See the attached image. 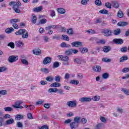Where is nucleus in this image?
Wrapping results in <instances>:
<instances>
[{
	"instance_id": "obj_52",
	"label": "nucleus",
	"mask_w": 129,
	"mask_h": 129,
	"mask_svg": "<svg viewBox=\"0 0 129 129\" xmlns=\"http://www.w3.org/2000/svg\"><path fill=\"white\" fill-rule=\"evenodd\" d=\"M120 51H121V52H122V53H125V52L127 51V47H126V46L122 47L120 49Z\"/></svg>"
},
{
	"instance_id": "obj_24",
	"label": "nucleus",
	"mask_w": 129,
	"mask_h": 129,
	"mask_svg": "<svg viewBox=\"0 0 129 129\" xmlns=\"http://www.w3.org/2000/svg\"><path fill=\"white\" fill-rule=\"evenodd\" d=\"M48 93H52V92L55 93V92H58V89L56 88H49L48 90Z\"/></svg>"
},
{
	"instance_id": "obj_37",
	"label": "nucleus",
	"mask_w": 129,
	"mask_h": 129,
	"mask_svg": "<svg viewBox=\"0 0 129 129\" xmlns=\"http://www.w3.org/2000/svg\"><path fill=\"white\" fill-rule=\"evenodd\" d=\"M46 80L48 82H52L54 81V77L52 76H48L46 78Z\"/></svg>"
},
{
	"instance_id": "obj_64",
	"label": "nucleus",
	"mask_w": 129,
	"mask_h": 129,
	"mask_svg": "<svg viewBox=\"0 0 129 129\" xmlns=\"http://www.w3.org/2000/svg\"><path fill=\"white\" fill-rule=\"evenodd\" d=\"M45 108H47V109L50 108V104L49 103H45L43 105Z\"/></svg>"
},
{
	"instance_id": "obj_63",
	"label": "nucleus",
	"mask_w": 129,
	"mask_h": 129,
	"mask_svg": "<svg viewBox=\"0 0 129 129\" xmlns=\"http://www.w3.org/2000/svg\"><path fill=\"white\" fill-rule=\"evenodd\" d=\"M52 39H53V40H55V39H56V40H60V36L57 35H54L52 37Z\"/></svg>"
},
{
	"instance_id": "obj_22",
	"label": "nucleus",
	"mask_w": 129,
	"mask_h": 129,
	"mask_svg": "<svg viewBox=\"0 0 129 129\" xmlns=\"http://www.w3.org/2000/svg\"><path fill=\"white\" fill-rule=\"evenodd\" d=\"M42 10H43V7L42 6H39L33 9L34 12H35V13H39V12H41Z\"/></svg>"
},
{
	"instance_id": "obj_2",
	"label": "nucleus",
	"mask_w": 129,
	"mask_h": 129,
	"mask_svg": "<svg viewBox=\"0 0 129 129\" xmlns=\"http://www.w3.org/2000/svg\"><path fill=\"white\" fill-rule=\"evenodd\" d=\"M20 22V19H12L10 20V23L12 25V27L15 29V30H18L19 29V25L17 24V23Z\"/></svg>"
},
{
	"instance_id": "obj_42",
	"label": "nucleus",
	"mask_w": 129,
	"mask_h": 129,
	"mask_svg": "<svg viewBox=\"0 0 129 129\" xmlns=\"http://www.w3.org/2000/svg\"><path fill=\"white\" fill-rule=\"evenodd\" d=\"M95 4L96 6H98L99 7L102 6V3H101V1L100 0H96L95 1Z\"/></svg>"
},
{
	"instance_id": "obj_27",
	"label": "nucleus",
	"mask_w": 129,
	"mask_h": 129,
	"mask_svg": "<svg viewBox=\"0 0 129 129\" xmlns=\"http://www.w3.org/2000/svg\"><path fill=\"white\" fill-rule=\"evenodd\" d=\"M65 54L67 56H71L72 55V48L69 49L65 51Z\"/></svg>"
},
{
	"instance_id": "obj_17",
	"label": "nucleus",
	"mask_w": 129,
	"mask_h": 129,
	"mask_svg": "<svg viewBox=\"0 0 129 129\" xmlns=\"http://www.w3.org/2000/svg\"><path fill=\"white\" fill-rule=\"evenodd\" d=\"M26 33V30L25 29H20L18 31L15 32L16 35H23Z\"/></svg>"
},
{
	"instance_id": "obj_13",
	"label": "nucleus",
	"mask_w": 129,
	"mask_h": 129,
	"mask_svg": "<svg viewBox=\"0 0 129 129\" xmlns=\"http://www.w3.org/2000/svg\"><path fill=\"white\" fill-rule=\"evenodd\" d=\"M50 86L52 88H56V87H60L61 86V84L56 82L50 84Z\"/></svg>"
},
{
	"instance_id": "obj_59",
	"label": "nucleus",
	"mask_w": 129,
	"mask_h": 129,
	"mask_svg": "<svg viewBox=\"0 0 129 129\" xmlns=\"http://www.w3.org/2000/svg\"><path fill=\"white\" fill-rule=\"evenodd\" d=\"M41 71H42V72H43V73H48L49 72V70L47 68H42L41 69Z\"/></svg>"
},
{
	"instance_id": "obj_4",
	"label": "nucleus",
	"mask_w": 129,
	"mask_h": 129,
	"mask_svg": "<svg viewBox=\"0 0 129 129\" xmlns=\"http://www.w3.org/2000/svg\"><path fill=\"white\" fill-rule=\"evenodd\" d=\"M67 105L68 107H76L77 106V101L73 100L68 101L67 103Z\"/></svg>"
},
{
	"instance_id": "obj_5",
	"label": "nucleus",
	"mask_w": 129,
	"mask_h": 129,
	"mask_svg": "<svg viewBox=\"0 0 129 129\" xmlns=\"http://www.w3.org/2000/svg\"><path fill=\"white\" fill-rule=\"evenodd\" d=\"M19 59V56L15 55H11L8 58V61L10 63H14V62H16Z\"/></svg>"
},
{
	"instance_id": "obj_18",
	"label": "nucleus",
	"mask_w": 129,
	"mask_h": 129,
	"mask_svg": "<svg viewBox=\"0 0 129 129\" xmlns=\"http://www.w3.org/2000/svg\"><path fill=\"white\" fill-rule=\"evenodd\" d=\"M111 6H112L113 8H115V9L119 8V5L118 4V3L116 1H112L111 3Z\"/></svg>"
},
{
	"instance_id": "obj_14",
	"label": "nucleus",
	"mask_w": 129,
	"mask_h": 129,
	"mask_svg": "<svg viewBox=\"0 0 129 129\" xmlns=\"http://www.w3.org/2000/svg\"><path fill=\"white\" fill-rule=\"evenodd\" d=\"M79 125V124H78V123H76L75 122H73L71 123V124H70V126H71V129L77 128V127H78Z\"/></svg>"
},
{
	"instance_id": "obj_38",
	"label": "nucleus",
	"mask_w": 129,
	"mask_h": 129,
	"mask_svg": "<svg viewBox=\"0 0 129 129\" xmlns=\"http://www.w3.org/2000/svg\"><path fill=\"white\" fill-rule=\"evenodd\" d=\"M54 80L55 81H56V82H57L58 83H59V82L61 81V77L59 75L56 76L54 77Z\"/></svg>"
},
{
	"instance_id": "obj_39",
	"label": "nucleus",
	"mask_w": 129,
	"mask_h": 129,
	"mask_svg": "<svg viewBox=\"0 0 129 129\" xmlns=\"http://www.w3.org/2000/svg\"><path fill=\"white\" fill-rule=\"evenodd\" d=\"M22 38L23 39H27V38H29V32H28V31H26L25 34L23 33L22 34Z\"/></svg>"
},
{
	"instance_id": "obj_12",
	"label": "nucleus",
	"mask_w": 129,
	"mask_h": 129,
	"mask_svg": "<svg viewBox=\"0 0 129 129\" xmlns=\"http://www.w3.org/2000/svg\"><path fill=\"white\" fill-rule=\"evenodd\" d=\"M127 25H128V23L124 21H120L117 24L119 27H125Z\"/></svg>"
},
{
	"instance_id": "obj_7",
	"label": "nucleus",
	"mask_w": 129,
	"mask_h": 129,
	"mask_svg": "<svg viewBox=\"0 0 129 129\" xmlns=\"http://www.w3.org/2000/svg\"><path fill=\"white\" fill-rule=\"evenodd\" d=\"M91 100V98L89 97H82L80 99L81 102H90Z\"/></svg>"
},
{
	"instance_id": "obj_21",
	"label": "nucleus",
	"mask_w": 129,
	"mask_h": 129,
	"mask_svg": "<svg viewBox=\"0 0 129 129\" xmlns=\"http://www.w3.org/2000/svg\"><path fill=\"white\" fill-rule=\"evenodd\" d=\"M57 27V25H50L45 27V29L46 31H49L51 30V29H56Z\"/></svg>"
},
{
	"instance_id": "obj_61",
	"label": "nucleus",
	"mask_w": 129,
	"mask_h": 129,
	"mask_svg": "<svg viewBox=\"0 0 129 129\" xmlns=\"http://www.w3.org/2000/svg\"><path fill=\"white\" fill-rule=\"evenodd\" d=\"M128 71H129L128 68H125L123 69V70H122V72L123 73H126L128 72Z\"/></svg>"
},
{
	"instance_id": "obj_10",
	"label": "nucleus",
	"mask_w": 129,
	"mask_h": 129,
	"mask_svg": "<svg viewBox=\"0 0 129 129\" xmlns=\"http://www.w3.org/2000/svg\"><path fill=\"white\" fill-rule=\"evenodd\" d=\"M58 57V58H60L62 61H64L65 62H68V61H69V57H68V56L59 55Z\"/></svg>"
},
{
	"instance_id": "obj_23",
	"label": "nucleus",
	"mask_w": 129,
	"mask_h": 129,
	"mask_svg": "<svg viewBox=\"0 0 129 129\" xmlns=\"http://www.w3.org/2000/svg\"><path fill=\"white\" fill-rule=\"evenodd\" d=\"M60 47H61V48H69L71 47V45L66 43L65 42H63L60 44Z\"/></svg>"
},
{
	"instance_id": "obj_3",
	"label": "nucleus",
	"mask_w": 129,
	"mask_h": 129,
	"mask_svg": "<svg viewBox=\"0 0 129 129\" xmlns=\"http://www.w3.org/2000/svg\"><path fill=\"white\" fill-rule=\"evenodd\" d=\"M102 33L105 37H110V36H112L113 32L110 29H105L103 30Z\"/></svg>"
},
{
	"instance_id": "obj_35",
	"label": "nucleus",
	"mask_w": 129,
	"mask_h": 129,
	"mask_svg": "<svg viewBox=\"0 0 129 129\" xmlns=\"http://www.w3.org/2000/svg\"><path fill=\"white\" fill-rule=\"evenodd\" d=\"M70 84H75V85H78L79 84V81L72 80L70 82Z\"/></svg>"
},
{
	"instance_id": "obj_29",
	"label": "nucleus",
	"mask_w": 129,
	"mask_h": 129,
	"mask_svg": "<svg viewBox=\"0 0 129 129\" xmlns=\"http://www.w3.org/2000/svg\"><path fill=\"white\" fill-rule=\"evenodd\" d=\"M57 12L59 13V14H61V15H63V14L66 13V11H65V10L63 8L57 9Z\"/></svg>"
},
{
	"instance_id": "obj_55",
	"label": "nucleus",
	"mask_w": 129,
	"mask_h": 129,
	"mask_svg": "<svg viewBox=\"0 0 129 129\" xmlns=\"http://www.w3.org/2000/svg\"><path fill=\"white\" fill-rule=\"evenodd\" d=\"M40 23L41 24V25H44V24L47 23V20L46 19H42L40 20Z\"/></svg>"
},
{
	"instance_id": "obj_15",
	"label": "nucleus",
	"mask_w": 129,
	"mask_h": 129,
	"mask_svg": "<svg viewBox=\"0 0 129 129\" xmlns=\"http://www.w3.org/2000/svg\"><path fill=\"white\" fill-rule=\"evenodd\" d=\"M15 122V120L13 119V118H10V119H8L6 121L5 124L6 125H9V124H13Z\"/></svg>"
},
{
	"instance_id": "obj_31",
	"label": "nucleus",
	"mask_w": 129,
	"mask_h": 129,
	"mask_svg": "<svg viewBox=\"0 0 129 129\" xmlns=\"http://www.w3.org/2000/svg\"><path fill=\"white\" fill-rule=\"evenodd\" d=\"M121 33V30H120V29L118 28L117 29H116L114 31V35L115 36H117L118 35H119Z\"/></svg>"
},
{
	"instance_id": "obj_20",
	"label": "nucleus",
	"mask_w": 129,
	"mask_h": 129,
	"mask_svg": "<svg viewBox=\"0 0 129 129\" xmlns=\"http://www.w3.org/2000/svg\"><path fill=\"white\" fill-rule=\"evenodd\" d=\"M94 71H95V72H100L101 71V67L99 66H95L93 68Z\"/></svg>"
},
{
	"instance_id": "obj_25",
	"label": "nucleus",
	"mask_w": 129,
	"mask_h": 129,
	"mask_svg": "<svg viewBox=\"0 0 129 129\" xmlns=\"http://www.w3.org/2000/svg\"><path fill=\"white\" fill-rule=\"evenodd\" d=\"M24 118V116L21 114H17L15 116V119L16 120H21V119H23Z\"/></svg>"
},
{
	"instance_id": "obj_6",
	"label": "nucleus",
	"mask_w": 129,
	"mask_h": 129,
	"mask_svg": "<svg viewBox=\"0 0 129 129\" xmlns=\"http://www.w3.org/2000/svg\"><path fill=\"white\" fill-rule=\"evenodd\" d=\"M113 43L116 45H121L123 44V39L121 38H115L113 40Z\"/></svg>"
},
{
	"instance_id": "obj_56",
	"label": "nucleus",
	"mask_w": 129,
	"mask_h": 129,
	"mask_svg": "<svg viewBox=\"0 0 129 129\" xmlns=\"http://www.w3.org/2000/svg\"><path fill=\"white\" fill-rule=\"evenodd\" d=\"M102 61H103V62H106L107 63L109 62H111V59H107L106 58H103L102 59Z\"/></svg>"
},
{
	"instance_id": "obj_32",
	"label": "nucleus",
	"mask_w": 129,
	"mask_h": 129,
	"mask_svg": "<svg viewBox=\"0 0 129 129\" xmlns=\"http://www.w3.org/2000/svg\"><path fill=\"white\" fill-rule=\"evenodd\" d=\"M32 24H36L37 23V17H36V15L35 14L32 15Z\"/></svg>"
},
{
	"instance_id": "obj_41",
	"label": "nucleus",
	"mask_w": 129,
	"mask_h": 129,
	"mask_svg": "<svg viewBox=\"0 0 129 129\" xmlns=\"http://www.w3.org/2000/svg\"><path fill=\"white\" fill-rule=\"evenodd\" d=\"M60 66V64H59V62L55 61L53 62L52 68H58Z\"/></svg>"
},
{
	"instance_id": "obj_40",
	"label": "nucleus",
	"mask_w": 129,
	"mask_h": 129,
	"mask_svg": "<svg viewBox=\"0 0 129 129\" xmlns=\"http://www.w3.org/2000/svg\"><path fill=\"white\" fill-rule=\"evenodd\" d=\"M117 17L118 18H123V12L119 10L117 13Z\"/></svg>"
},
{
	"instance_id": "obj_50",
	"label": "nucleus",
	"mask_w": 129,
	"mask_h": 129,
	"mask_svg": "<svg viewBox=\"0 0 129 129\" xmlns=\"http://www.w3.org/2000/svg\"><path fill=\"white\" fill-rule=\"evenodd\" d=\"M8 94V91L6 90H3L0 91V95H6Z\"/></svg>"
},
{
	"instance_id": "obj_46",
	"label": "nucleus",
	"mask_w": 129,
	"mask_h": 129,
	"mask_svg": "<svg viewBox=\"0 0 129 129\" xmlns=\"http://www.w3.org/2000/svg\"><path fill=\"white\" fill-rule=\"evenodd\" d=\"M7 46H8V47H10L11 48V49L15 48V43L13 42H10L9 43H8Z\"/></svg>"
},
{
	"instance_id": "obj_33",
	"label": "nucleus",
	"mask_w": 129,
	"mask_h": 129,
	"mask_svg": "<svg viewBox=\"0 0 129 129\" xmlns=\"http://www.w3.org/2000/svg\"><path fill=\"white\" fill-rule=\"evenodd\" d=\"M74 122H76L79 124V123L80 122V117L79 116H76L74 118Z\"/></svg>"
},
{
	"instance_id": "obj_26",
	"label": "nucleus",
	"mask_w": 129,
	"mask_h": 129,
	"mask_svg": "<svg viewBox=\"0 0 129 129\" xmlns=\"http://www.w3.org/2000/svg\"><path fill=\"white\" fill-rule=\"evenodd\" d=\"M14 31H15V29H14L13 27H10V28H7L5 30V32L7 34H11V33L14 32Z\"/></svg>"
},
{
	"instance_id": "obj_57",
	"label": "nucleus",
	"mask_w": 129,
	"mask_h": 129,
	"mask_svg": "<svg viewBox=\"0 0 129 129\" xmlns=\"http://www.w3.org/2000/svg\"><path fill=\"white\" fill-rule=\"evenodd\" d=\"M16 126L17 127H23V123H22L21 122H17V124H16Z\"/></svg>"
},
{
	"instance_id": "obj_11",
	"label": "nucleus",
	"mask_w": 129,
	"mask_h": 129,
	"mask_svg": "<svg viewBox=\"0 0 129 129\" xmlns=\"http://www.w3.org/2000/svg\"><path fill=\"white\" fill-rule=\"evenodd\" d=\"M102 49L104 53H108L111 50V47L109 46H104Z\"/></svg>"
},
{
	"instance_id": "obj_8",
	"label": "nucleus",
	"mask_w": 129,
	"mask_h": 129,
	"mask_svg": "<svg viewBox=\"0 0 129 129\" xmlns=\"http://www.w3.org/2000/svg\"><path fill=\"white\" fill-rule=\"evenodd\" d=\"M72 47H79L82 46V42L80 41H75L71 43Z\"/></svg>"
},
{
	"instance_id": "obj_49",
	"label": "nucleus",
	"mask_w": 129,
	"mask_h": 129,
	"mask_svg": "<svg viewBox=\"0 0 129 129\" xmlns=\"http://www.w3.org/2000/svg\"><path fill=\"white\" fill-rule=\"evenodd\" d=\"M67 34H68L69 35H71V36H72V35H73V29L72 28H70L68 29Z\"/></svg>"
},
{
	"instance_id": "obj_53",
	"label": "nucleus",
	"mask_w": 129,
	"mask_h": 129,
	"mask_svg": "<svg viewBox=\"0 0 129 129\" xmlns=\"http://www.w3.org/2000/svg\"><path fill=\"white\" fill-rule=\"evenodd\" d=\"M92 99L94 101H98V100H99V99H100V98L99 97V96H96L93 97L91 99V100H92Z\"/></svg>"
},
{
	"instance_id": "obj_51",
	"label": "nucleus",
	"mask_w": 129,
	"mask_h": 129,
	"mask_svg": "<svg viewBox=\"0 0 129 129\" xmlns=\"http://www.w3.org/2000/svg\"><path fill=\"white\" fill-rule=\"evenodd\" d=\"M44 102L45 101L44 100L38 101L36 102L35 105H40L41 104H43Z\"/></svg>"
},
{
	"instance_id": "obj_36",
	"label": "nucleus",
	"mask_w": 129,
	"mask_h": 129,
	"mask_svg": "<svg viewBox=\"0 0 129 129\" xmlns=\"http://www.w3.org/2000/svg\"><path fill=\"white\" fill-rule=\"evenodd\" d=\"M99 13H100V14H102L103 15H107V14H108V11H107L105 9H103V10H100L99 11Z\"/></svg>"
},
{
	"instance_id": "obj_9",
	"label": "nucleus",
	"mask_w": 129,
	"mask_h": 129,
	"mask_svg": "<svg viewBox=\"0 0 129 129\" xmlns=\"http://www.w3.org/2000/svg\"><path fill=\"white\" fill-rule=\"evenodd\" d=\"M52 61V58L49 56L45 57L43 61V63L44 65H47L48 63H50Z\"/></svg>"
},
{
	"instance_id": "obj_28",
	"label": "nucleus",
	"mask_w": 129,
	"mask_h": 129,
	"mask_svg": "<svg viewBox=\"0 0 129 129\" xmlns=\"http://www.w3.org/2000/svg\"><path fill=\"white\" fill-rule=\"evenodd\" d=\"M121 91H122V92H123L125 95H129V90L122 88L121 89Z\"/></svg>"
},
{
	"instance_id": "obj_60",
	"label": "nucleus",
	"mask_w": 129,
	"mask_h": 129,
	"mask_svg": "<svg viewBox=\"0 0 129 129\" xmlns=\"http://www.w3.org/2000/svg\"><path fill=\"white\" fill-rule=\"evenodd\" d=\"M105 6L108 9H111V4L109 3H106L105 4Z\"/></svg>"
},
{
	"instance_id": "obj_1",
	"label": "nucleus",
	"mask_w": 129,
	"mask_h": 129,
	"mask_svg": "<svg viewBox=\"0 0 129 129\" xmlns=\"http://www.w3.org/2000/svg\"><path fill=\"white\" fill-rule=\"evenodd\" d=\"M10 6H13V9L16 14H21V10L19 7H22V3L18 1L17 2L12 1L9 3Z\"/></svg>"
},
{
	"instance_id": "obj_34",
	"label": "nucleus",
	"mask_w": 129,
	"mask_h": 129,
	"mask_svg": "<svg viewBox=\"0 0 129 129\" xmlns=\"http://www.w3.org/2000/svg\"><path fill=\"white\" fill-rule=\"evenodd\" d=\"M74 62H75V63H76L77 64H81L82 60H81V59L80 58H76L74 59Z\"/></svg>"
},
{
	"instance_id": "obj_45",
	"label": "nucleus",
	"mask_w": 129,
	"mask_h": 129,
	"mask_svg": "<svg viewBox=\"0 0 129 129\" xmlns=\"http://www.w3.org/2000/svg\"><path fill=\"white\" fill-rule=\"evenodd\" d=\"M86 32L88 33V34H91V35H94V34H95L96 33L95 31L92 29H89V30H86Z\"/></svg>"
},
{
	"instance_id": "obj_43",
	"label": "nucleus",
	"mask_w": 129,
	"mask_h": 129,
	"mask_svg": "<svg viewBox=\"0 0 129 129\" xmlns=\"http://www.w3.org/2000/svg\"><path fill=\"white\" fill-rule=\"evenodd\" d=\"M102 77L103 78V79H107V78L109 77V74H108L107 73H105L103 74Z\"/></svg>"
},
{
	"instance_id": "obj_47",
	"label": "nucleus",
	"mask_w": 129,
	"mask_h": 129,
	"mask_svg": "<svg viewBox=\"0 0 129 129\" xmlns=\"http://www.w3.org/2000/svg\"><path fill=\"white\" fill-rule=\"evenodd\" d=\"M63 40H64L65 41H69V37H68V35L63 34L61 36Z\"/></svg>"
},
{
	"instance_id": "obj_58",
	"label": "nucleus",
	"mask_w": 129,
	"mask_h": 129,
	"mask_svg": "<svg viewBox=\"0 0 129 129\" xmlns=\"http://www.w3.org/2000/svg\"><path fill=\"white\" fill-rule=\"evenodd\" d=\"M1 69V72H5V71H8V68L6 67H0Z\"/></svg>"
},
{
	"instance_id": "obj_54",
	"label": "nucleus",
	"mask_w": 129,
	"mask_h": 129,
	"mask_svg": "<svg viewBox=\"0 0 129 129\" xmlns=\"http://www.w3.org/2000/svg\"><path fill=\"white\" fill-rule=\"evenodd\" d=\"M21 62L22 63V64H25V65H29V62H28V60L25 59H21Z\"/></svg>"
},
{
	"instance_id": "obj_19",
	"label": "nucleus",
	"mask_w": 129,
	"mask_h": 129,
	"mask_svg": "<svg viewBox=\"0 0 129 129\" xmlns=\"http://www.w3.org/2000/svg\"><path fill=\"white\" fill-rule=\"evenodd\" d=\"M128 59L127 55H123L120 58V62L122 63Z\"/></svg>"
},
{
	"instance_id": "obj_44",
	"label": "nucleus",
	"mask_w": 129,
	"mask_h": 129,
	"mask_svg": "<svg viewBox=\"0 0 129 129\" xmlns=\"http://www.w3.org/2000/svg\"><path fill=\"white\" fill-rule=\"evenodd\" d=\"M23 45H24V43H23V42H22L21 41H16V47H18L19 48H20V47H21V46H23Z\"/></svg>"
},
{
	"instance_id": "obj_16",
	"label": "nucleus",
	"mask_w": 129,
	"mask_h": 129,
	"mask_svg": "<svg viewBox=\"0 0 129 129\" xmlns=\"http://www.w3.org/2000/svg\"><path fill=\"white\" fill-rule=\"evenodd\" d=\"M33 53L34 54V55H41V54H42V51H41V49L38 48L35 50H33Z\"/></svg>"
},
{
	"instance_id": "obj_48",
	"label": "nucleus",
	"mask_w": 129,
	"mask_h": 129,
	"mask_svg": "<svg viewBox=\"0 0 129 129\" xmlns=\"http://www.w3.org/2000/svg\"><path fill=\"white\" fill-rule=\"evenodd\" d=\"M5 111L11 112L13 111V108L11 107H6L4 108Z\"/></svg>"
},
{
	"instance_id": "obj_30",
	"label": "nucleus",
	"mask_w": 129,
	"mask_h": 129,
	"mask_svg": "<svg viewBox=\"0 0 129 129\" xmlns=\"http://www.w3.org/2000/svg\"><path fill=\"white\" fill-rule=\"evenodd\" d=\"M80 51L81 53L84 54V53H87L88 52V49L86 47H84L83 48H80Z\"/></svg>"
},
{
	"instance_id": "obj_62",
	"label": "nucleus",
	"mask_w": 129,
	"mask_h": 129,
	"mask_svg": "<svg viewBox=\"0 0 129 129\" xmlns=\"http://www.w3.org/2000/svg\"><path fill=\"white\" fill-rule=\"evenodd\" d=\"M27 117L29 119H33L34 118L33 117V115H32V113H28L27 114Z\"/></svg>"
}]
</instances>
